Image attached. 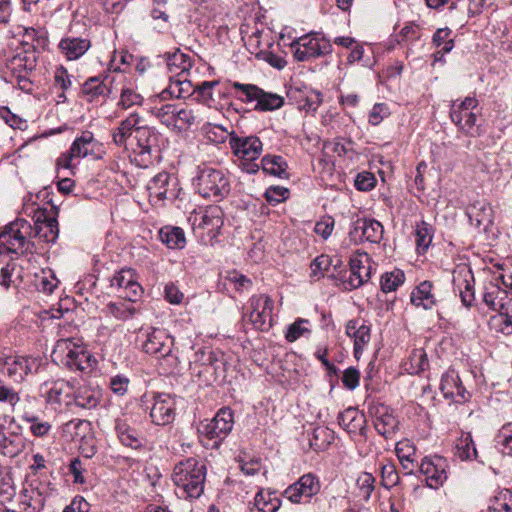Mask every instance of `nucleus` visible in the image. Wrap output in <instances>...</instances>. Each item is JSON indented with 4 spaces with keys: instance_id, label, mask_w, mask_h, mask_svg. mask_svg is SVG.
<instances>
[{
    "instance_id": "a878e982",
    "label": "nucleus",
    "mask_w": 512,
    "mask_h": 512,
    "mask_svg": "<svg viewBox=\"0 0 512 512\" xmlns=\"http://www.w3.org/2000/svg\"><path fill=\"white\" fill-rule=\"evenodd\" d=\"M371 275V263L367 253H357L350 259L348 284L355 289L367 282Z\"/></svg>"
},
{
    "instance_id": "864d4df0",
    "label": "nucleus",
    "mask_w": 512,
    "mask_h": 512,
    "mask_svg": "<svg viewBox=\"0 0 512 512\" xmlns=\"http://www.w3.org/2000/svg\"><path fill=\"white\" fill-rule=\"evenodd\" d=\"M405 366L410 374H419L425 371L429 366L426 352L423 349L413 350Z\"/></svg>"
},
{
    "instance_id": "c03bdc74",
    "label": "nucleus",
    "mask_w": 512,
    "mask_h": 512,
    "mask_svg": "<svg viewBox=\"0 0 512 512\" xmlns=\"http://www.w3.org/2000/svg\"><path fill=\"white\" fill-rule=\"evenodd\" d=\"M116 431L121 443L127 447L137 449L142 445V440L138 431L130 427L126 422L118 420Z\"/></svg>"
},
{
    "instance_id": "4be33fe9",
    "label": "nucleus",
    "mask_w": 512,
    "mask_h": 512,
    "mask_svg": "<svg viewBox=\"0 0 512 512\" xmlns=\"http://www.w3.org/2000/svg\"><path fill=\"white\" fill-rule=\"evenodd\" d=\"M440 390L445 398H451L456 403L468 400L469 393L463 386L458 373L454 369H448L442 376Z\"/></svg>"
},
{
    "instance_id": "e2e57ef3",
    "label": "nucleus",
    "mask_w": 512,
    "mask_h": 512,
    "mask_svg": "<svg viewBox=\"0 0 512 512\" xmlns=\"http://www.w3.org/2000/svg\"><path fill=\"white\" fill-rule=\"evenodd\" d=\"M497 444L501 452L512 456V423L504 425L497 435Z\"/></svg>"
},
{
    "instance_id": "f03ea898",
    "label": "nucleus",
    "mask_w": 512,
    "mask_h": 512,
    "mask_svg": "<svg viewBox=\"0 0 512 512\" xmlns=\"http://www.w3.org/2000/svg\"><path fill=\"white\" fill-rule=\"evenodd\" d=\"M206 466L195 458L179 462L173 470L172 481L181 498L196 499L204 491Z\"/></svg>"
},
{
    "instance_id": "393cba45",
    "label": "nucleus",
    "mask_w": 512,
    "mask_h": 512,
    "mask_svg": "<svg viewBox=\"0 0 512 512\" xmlns=\"http://www.w3.org/2000/svg\"><path fill=\"white\" fill-rule=\"evenodd\" d=\"M485 304L498 314L512 313V296L498 284H490L486 287L483 298Z\"/></svg>"
},
{
    "instance_id": "5fc2aeb1",
    "label": "nucleus",
    "mask_w": 512,
    "mask_h": 512,
    "mask_svg": "<svg viewBox=\"0 0 512 512\" xmlns=\"http://www.w3.org/2000/svg\"><path fill=\"white\" fill-rule=\"evenodd\" d=\"M254 500V506L259 512H277L281 506V501L276 496L272 493L264 495L262 490L256 494Z\"/></svg>"
},
{
    "instance_id": "0e129e2a",
    "label": "nucleus",
    "mask_w": 512,
    "mask_h": 512,
    "mask_svg": "<svg viewBox=\"0 0 512 512\" xmlns=\"http://www.w3.org/2000/svg\"><path fill=\"white\" fill-rule=\"evenodd\" d=\"M32 404L33 399L31 397L20 398V402L12 408V412L18 414L26 422L35 421L37 415L31 409Z\"/></svg>"
},
{
    "instance_id": "2eb2a0df",
    "label": "nucleus",
    "mask_w": 512,
    "mask_h": 512,
    "mask_svg": "<svg viewBox=\"0 0 512 512\" xmlns=\"http://www.w3.org/2000/svg\"><path fill=\"white\" fill-rule=\"evenodd\" d=\"M321 489L318 477L312 473L302 475L299 480L284 491V496L292 503L309 502Z\"/></svg>"
},
{
    "instance_id": "cd10ccee",
    "label": "nucleus",
    "mask_w": 512,
    "mask_h": 512,
    "mask_svg": "<svg viewBox=\"0 0 512 512\" xmlns=\"http://www.w3.org/2000/svg\"><path fill=\"white\" fill-rule=\"evenodd\" d=\"M345 332L349 338L353 339L354 355L357 359H359L362 352L370 342V326L366 325L363 322H360L359 320H350L346 324Z\"/></svg>"
},
{
    "instance_id": "7ed1b4c3",
    "label": "nucleus",
    "mask_w": 512,
    "mask_h": 512,
    "mask_svg": "<svg viewBox=\"0 0 512 512\" xmlns=\"http://www.w3.org/2000/svg\"><path fill=\"white\" fill-rule=\"evenodd\" d=\"M143 351L158 360L164 373L173 374L180 370L178 351L174 348V338L164 329L155 328L146 334Z\"/></svg>"
},
{
    "instance_id": "7c9ffc66",
    "label": "nucleus",
    "mask_w": 512,
    "mask_h": 512,
    "mask_svg": "<svg viewBox=\"0 0 512 512\" xmlns=\"http://www.w3.org/2000/svg\"><path fill=\"white\" fill-rule=\"evenodd\" d=\"M74 402L77 406L85 409L97 407L102 398V391L98 387L83 385L73 391Z\"/></svg>"
},
{
    "instance_id": "c9c22d12",
    "label": "nucleus",
    "mask_w": 512,
    "mask_h": 512,
    "mask_svg": "<svg viewBox=\"0 0 512 512\" xmlns=\"http://www.w3.org/2000/svg\"><path fill=\"white\" fill-rule=\"evenodd\" d=\"M72 393L73 387L69 382L57 380L52 383L51 387L46 392L47 401L49 403L69 405L72 402Z\"/></svg>"
},
{
    "instance_id": "ddd939ff",
    "label": "nucleus",
    "mask_w": 512,
    "mask_h": 512,
    "mask_svg": "<svg viewBox=\"0 0 512 512\" xmlns=\"http://www.w3.org/2000/svg\"><path fill=\"white\" fill-rule=\"evenodd\" d=\"M147 191L153 203L176 199L180 191L178 179L168 172H160L148 182Z\"/></svg>"
},
{
    "instance_id": "c756f323",
    "label": "nucleus",
    "mask_w": 512,
    "mask_h": 512,
    "mask_svg": "<svg viewBox=\"0 0 512 512\" xmlns=\"http://www.w3.org/2000/svg\"><path fill=\"white\" fill-rule=\"evenodd\" d=\"M374 426L380 435L389 438L398 429V421L388 407L380 405L375 411Z\"/></svg>"
},
{
    "instance_id": "6e6d98bb",
    "label": "nucleus",
    "mask_w": 512,
    "mask_h": 512,
    "mask_svg": "<svg viewBox=\"0 0 512 512\" xmlns=\"http://www.w3.org/2000/svg\"><path fill=\"white\" fill-rule=\"evenodd\" d=\"M404 279V273L399 269L387 272L381 277V288L384 292L395 291L400 285L403 284Z\"/></svg>"
},
{
    "instance_id": "dca6fc26",
    "label": "nucleus",
    "mask_w": 512,
    "mask_h": 512,
    "mask_svg": "<svg viewBox=\"0 0 512 512\" xmlns=\"http://www.w3.org/2000/svg\"><path fill=\"white\" fill-rule=\"evenodd\" d=\"M383 233L384 229L379 221L370 218H358L352 224L349 238L354 244L364 241L379 243L383 238Z\"/></svg>"
},
{
    "instance_id": "f704fd0d",
    "label": "nucleus",
    "mask_w": 512,
    "mask_h": 512,
    "mask_svg": "<svg viewBox=\"0 0 512 512\" xmlns=\"http://www.w3.org/2000/svg\"><path fill=\"white\" fill-rule=\"evenodd\" d=\"M26 440L21 433L11 431L5 436H0V451L8 457L19 455L25 448Z\"/></svg>"
},
{
    "instance_id": "9b49d317",
    "label": "nucleus",
    "mask_w": 512,
    "mask_h": 512,
    "mask_svg": "<svg viewBox=\"0 0 512 512\" xmlns=\"http://www.w3.org/2000/svg\"><path fill=\"white\" fill-rule=\"evenodd\" d=\"M273 301L267 295H255L250 298L244 319L256 330L265 331L272 325Z\"/></svg>"
},
{
    "instance_id": "9d476101",
    "label": "nucleus",
    "mask_w": 512,
    "mask_h": 512,
    "mask_svg": "<svg viewBox=\"0 0 512 512\" xmlns=\"http://www.w3.org/2000/svg\"><path fill=\"white\" fill-rule=\"evenodd\" d=\"M38 358L24 355L7 356L0 358L2 373L16 383L23 382L29 374L38 370Z\"/></svg>"
},
{
    "instance_id": "bb28decb",
    "label": "nucleus",
    "mask_w": 512,
    "mask_h": 512,
    "mask_svg": "<svg viewBox=\"0 0 512 512\" xmlns=\"http://www.w3.org/2000/svg\"><path fill=\"white\" fill-rule=\"evenodd\" d=\"M111 286L124 291V297L130 301L140 296L142 288L137 282L135 272L132 269H122L118 271L111 279Z\"/></svg>"
},
{
    "instance_id": "37998d69",
    "label": "nucleus",
    "mask_w": 512,
    "mask_h": 512,
    "mask_svg": "<svg viewBox=\"0 0 512 512\" xmlns=\"http://www.w3.org/2000/svg\"><path fill=\"white\" fill-rule=\"evenodd\" d=\"M122 84L120 98L118 101V107L127 110L132 108L133 106L142 105L144 98L135 91L132 83L127 82V77L125 76V80L120 82Z\"/></svg>"
},
{
    "instance_id": "13d9d810",
    "label": "nucleus",
    "mask_w": 512,
    "mask_h": 512,
    "mask_svg": "<svg viewBox=\"0 0 512 512\" xmlns=\"http://www.w3.org/2000/svg\"><path fill=\"white\" fill-rule=\"evenodd\" d=\"M421 37V28L414 23H409L400 30L397 35V42L409 46L411 43L420 40Z\"/></svg>"
},
{
    "instance_id": "412c9836",
    "label": "nucleus",
    "mask_w": 512,
    "mask_h": 512,
    "mask_svg": "<svg viewBox=\"0 0 512 512\" xmlns=\"http://www.w3.org/2000/svg\"><path fill=\"white\" fill-rule=\"evenodd\" d=\"M229 144L235 156L245 161L258 159L263 150L262 142L255 136H231Z\"/></svg>"
},
{
    "instance_id": "4468645a",
    "label": "nucleus",
    "mask_w": 512,
    "mask_h": 512,
    "mask_svg": "<svg viewBox=\"0 0 512 512\" xmlns=\"http://www.w3.org/2000/svg\"><path fill=\"white\" fill-rule=\"evenodd\" d=\"M232 86L246 96V102L256 101L255 109L259 111H272L284 104V98L276 93L265 92L256 85L233 82Z\"/></svg>"
},
{
    "instance_id": "423d86ee",
    "label": "nucleus",
    "mask_w": 512,
    "mask_h": 512,
    "mask_svg": "<svg viewBox=\"0 0 512 512\" xmlns=\"http://www.w3.org/2000/svg\"><path fill=\"white\" fill-rule=\"evenodd\" d=\"M194 186L202 197L215 201L223 199L230 191L224 172L209 166L199 167Z\"/></svg>"
},
{
    "instance_id": "aec40b11",
    "label": "nucleus",
    "mask_w": 512,
    "mask_h": 512,
    "mask_svg": "<svg viewBox=\"0 0 512 512\" xmlns=\"http://www.w3.org/2000/svg\"><path fill=\"white\" fill-rule=\"evenodd\" d=\"M124 80L125 75L121 73L108 75L104 80L99 77H91L83 84L82 93L88 101H98L100 97L104 98L112 92L113 87H108V84L123 82Z\"/></svg>"
},
{
    "instance_id": "ea45409f",
    "label": "nucleus",
    "mask_w": 512,
    "mask_h": 512,
    "mask_svg": "<svg viewBox=\"0 0 512 512\" xmlns=\"http://www.w3.org/2000/svg\"><path fill=\"white\" fill-rule=\"evenodd\" d=\"M36 67V58L33 53H18L9 60L8 68L13 76L28 74Z\"/></svg>"
},
{
    "instance_id": "b1692460",
    "label": "nucleus",
    "mask_w": 512,
    "mask_h": 512,
    "mask_svg": "<svg viewBox=\"0 0 512 512\" xmlns=\"http://www.w3.org/2000/svg\"><path fill=\"white\" fill-rule=\"evenodd\" d=\"M473 275L466 265H460L453 271V283L458 289L464 306L470 307L475 299Z\"/></svg>"
},
{
    "instance_id": "6e6552de",
    "label": "nucleus",
    "mask_w": 512,
    "mask_h": 512,
    "mask_svg": "<svg viewBox=\"0 0 512 512\" xmlns=\"http://www.w3.org/2000/svg\"><path fill=\"white\" fill-rule=\"evenodd\" d=\"M224 367V360L219 359L217 354L210 350H199L195 352L190 362L191 375L207 384L216 381L218 372L224 370Z\"/></svg>"
},
{
    "instance_id": "a19ab883",
    "label": "nucleus",
    "mask_w": 512,
    "mask_h": 512,
    "mask_svg": "<svg viewBox=\"0 0 512 512\" xmlns=\"http://www.w3.org/2000/svg\"><path fill=\"white\" fill-rule=\"evenodd\" d=\"M339 424L349 433H358L364 428V415L355 408H348L340 413Z\"/></svg>"
},
{
    "instance_id": "39448f33",
    "label": "nucleus",
    "mask_w": 512,
    "mask_h": 512,
    "mask_svg": "<svg viewBox=\"0 0 512 512\" xmlns=\"http://www.w3.org/2000/svg\"><path fill=\"white\" fill-rule=\"evenodd\" d=\"M32 238L33 227L31 224L25 219H17L0 233V254L22 255L31 252L34 247Z\"/></svg>"
},
{
    "instance_id": "4d7b16f0",
    "label": "nucleus",
    "mask_w": 512,
    "mask_h": 512,
    "mask_svg": "<svg viewBox=\"0 0 512 512\" xmlns=\"http://www.w3.org/2000/svg\"><path fill=\"white\" fill-rule=\"evenodd\" d=\"M177 104H165L160 107H153L151 114L154 115L163 125L172 128Z\"/></svg>"
},
{
    "instance_id": "f8f14e48",
    "label": "nucleus",
    "mask_w": 512,
    "mask_h": 512,
    "mask_svg": "<svg viewBox=\"0 0 512 512\" xmlns=\"http://www.w3.org/2000/svg\"><path fill=\"white\" fill-rule=\"evenodd\" d=\"M234 424L233 412L224 407L218 411L213 419L203 423L199 429L202 436L213 441V447H217L232 430Z\"/></svg>"
},
{
    "instance_id": "680f3d73",
    "label": "nucleus",
    "mask_w": 512,
    "mask_h": 512,
    "mask_svg": "<svg viewBox=\"0 0 512 512\" xmlns=\"http://www.w3.org/2000/svg\"><path fill=\"white\" fill-rule=\"evenodd\" d=\"M451 31L448 28L438 29L434 36L433 42L434 44L440 48L439 53L445 54L450 52L454 47V42L450 39Z\"/></svg>"
},
{
    "instance_id": "69168bd1",
    "label": "nucleus",
    "mask_w": 512,
    "mask_h": 512,
    "mask_svg": "<svg viewBox=\"0 0 512 512\" xmlns=\"http://www.w3.org/2000/svg\"><path fill=\"white\" fill-rule=\"evenodd\" d=\"M415 237L417 248L419 250L422 249L423 251H425L432 241V235L430 233L429 225L425 222L417 224L415 230Z\"/></svg>"
},
{
    "instance_id": "0eeeda50",
    "label": "nucleus",
    "mask_w": 512,
    "mask_h": 512,
    "mask_svg": "<svg viewBox=\"0 0 512 512\" xmlns=\"http://www.w3.org/2000/svg\"><path fill=\"white\" fill-rule=\"evenodd\" d=\"M480 110L475 97H466L452 103L450 117L452 122L465 134L475 137L481 134L479 123Z\"/></svg>"
},
{
    "instance_id": "20e7f679",
    "label": "nucleus",
    "mask_w": 512,
    "mask_h": 512,
    "mask_svg": "<svg viewBox=\"0 0 512 512\" xmlns=\"http://www.w3.org/2000/svg\"><path fill=\"white\" fill-rule=\"evenodd\" d=\"M53 361L71 371H87L96 363L80 338L59 339L52 351Z\"/></svg>"
},
{
    "instance_id": "79ce46f5",
    "label": "nucleus",
    "mask_w": 512,
    "mask_h": 512,
    "mask_svg": "<svg viewBox=\"0 0 512 512\" xmlns=\"http://www.w3.org/2000/svg\"><path fill=\"white\" fill-rule=\"evenodd\" d=\"M159 237L170 249H183L186 245L184 231L179 227L165 226L159 231Z\"/></svg>"
},
{
    "instance_id": "6ab92c4d",
    "label": "nucleus",
    "mask_w": 512,
    "mask_h": 512,
    "mask_svg": "<svg viewBox=\"0 0 512 512\" xmlns=\"http://www.w3.org/2000/svg\"><path fill=\"white\" fill-rule=\"evenodd\" d=\"M150 417L156 425H167L174 420L175 402L174 399L165 393L153 395Z\"/></svg>"
},
{
    "instance_id": "5701e85b",
    "label": "nucleus",
    "mask_w": 512,
    "mask_h": 512,
    "mask_svg": "<svg viewBox=\"0 0 512 512\" xmlns=\"http://www.w3.org/2000/svg\"><path fill=\"white\" fill-rule=\"evenodd\" d=\"M194 224L206 231L210 238H215L223 226V212L219 206H209L195 216Z\"/></svg>"
},
{
    "instance_id": "f3484780",
    "label": "nucleus",
    "mask_w": 512,
    "mask_h": 512,
    "mask_svg": "<svg viewBox=\"0 0 512 512\" xmlns=\"http://www.w3.org/2000/svg\"><path fill=\"white\" fill-rule=\"evenodd\" d=\"M32 219L34 221L33 237L38 236L45 242H55L58 238L59 228L55 213L52 210L37 207Z\"/></svg>"
},
{
    "instance_id": "58836bf2",
    "label": "nucleus",
    "mask_w": 512,
    "mask_h": 512,
    "mask_svg": "<svg viewBox=\"0 0 512 512\" xmlns=\"http://www.w3.org/2000/svg\"><path fill=\"white\" fill-rule=\"evenodd\" d=\"M98 143L94 139L91 132H83L80 137H77L72 143L70 150L73 156L79 160L87 157L95 152Z\"/></svg>"
},
{
    "instance_id": "c85d7f7f",
    "label": "nucleus",
    "mask_w": 512,
    "mask_h": 512,
    "mask_svg": "<svg viewBox=\"0 0 512 512\" xmlns=\"http://www.w3.org/2000/svg\"><path fill=\"white\" fill-rule=\"evenodd\" d=\"M91 47V41L82 37H65L60 40L58 48L60 53L68 60L73 61L82 57Z\"/></svg>"
},
{
    "instance_id": "a211bd4d",
    "label": "nucleus",
    "mask_w": 512,
    "mask_h": 512,
    "mask_svg": "<svg viewBox=\"0 0 512 512\" xmlns=\"http://www.w3.org/2000/svg\"><path fill=\"white\" fill-rule=\"evenodd\" d=\"M447 460L441 456L425 457L419 466L420 472L426 477L427 485L437 489L447 480Z\"/></svg>"
},
{
    "instance_id": "8fccbe9b",
    "label": "nucleus",
    "mask_w": 512,
    "mask_h": 512,
    "mask_svg": "<svg viewBox=\"0 0 512 512\" xmlns=\"http://www.w3.org/2000/svg\"><path fill=\"white\" fill-rule=\"evenodd\" d=\"M323 102L321 92L317 90H307L302 93L298 100V109L306 113H315Z\"/></svg>"
},
{
    "instance_id": "473e14b6",
    "label": "nucleus",
    "mask_w": 512,
    "mask_h": 512,
    "mask_svg": "<svg viewBox=\"0 0 512 512\" xmlns=\"http://www.w3.org/2000/svg\"><path fill=\"white\" fill-rule=\"evenodd\" d=\"M433 285L429 281L421 282L411 292V303L416 307H422L425 310L431 309L436 304V298L432 292Z\"/></svg>"
},
{
    "instance_id": "1a4fd4ad",
    "label": "nucleus",
    "mask_w": 512,
    "mask_h": 512,
    "mask_svg": "<svg viewBox=\"0 0 512 512\" xmlns=\"http://www.w3.org/2000/svg\"><path fill=\"white\" fill-rule=\"evenodd\" d=\"M290 48L295 59L303 62L324 55L329 51L330 45L318 34L309 33L294 40Z\"/></svg>"
},
{
    "instance_id": "603ef678",
    "label": "nucleus",
    "mask_w": 512,
    "mask_h": 512,
    "mask_svg": "<svg viewBox=\"0 0 512 512\" xmlns=\"http://www.w3.org/2000/svg\"><path fill=\"white\" fill-rule=\"evenodd\" d=\"M455 455L461 460H473L477 457V450L470 433L462 434L456 443Z\"/></svg>"
},
{
    "instance_id": "3c124183",
    "label": "nucleus",
    "mask_w": 512,
    "mask_h": 512,
    "mask_svg": "<svg viewBox=\"0 0 512 512\" xmlns=\"http://www.w3.org/2000/svg\"><path fill=\"white\" fill-rule=\"evenodd\" d=\"M45 499L42 494L35 489L31 491L25 490V494L21 501V504L24 506V512H40L44 506ZM0 512H23V511H15V510H3Z\"/></svg>"
},
{
    "instance_id": "72a5a7b5",
    "label": "nucleus",
    "mask_w": 512,
    "mask_h": 512,
    "mask_svg": "<svg viewBox=\"0 0 512 512\" xmlns=\"http://www.w3.org/2000/svg\"><path fill=\"white\" fill-rule=\"evenodd\" d=\"M167 68L175 76L183 77L192 67V60L189 55L176 49L166 54Z\"/></svg>"
},
{
    "instance_id": "a18cd8bd",
    "label": "nucleus",
    "mask_w": 512,
    "mask_h": 512,
    "mask_svg": "<svg viewBox=\"0 0 512 512\" xmlns=\"http://www.w3.org/2000/svg\"><path fill=\"white\" fill-rule=\"evenodd\" d=\"M488 512H512V491L500 489L490 498Z\"/></svg>"
},
{
    "instance_id": "e433bc0d",
    "label": "nucleus",
    "mask_w": 512,
    "mask_h": 512,
    "mask_svg": "<svg viewBox=\"0 0 512 512\" xmlns=\"http://www.w3.org/2000/svg\"><path fill=\"white\" fill-rule=\"evenodd\" d=\"M468 216L476 226L487 227L493 221L492 207L486 201H476L468 208Z\"/></svg>"
},
{
    "instance_id": "052dcab7",
    "label": "nucleus",
    "mask_w": 512,
    "mask_h": 512,
    "mask_svg": "<svg viewBox=\"0 0 512 512\" xmlns=\"http://www.w3.org/2000/svg\"><path fill=\"white\" fill-rule=\"evenodd\" d=\"M205 134L209 141L217 144L224 143L231 136H235L233 132H229L226 128L217 124H208L205 127Z\"/></svg>"
},
{
    "instance_id": "f257e3e1",
    "label": "nucleus",
    "mask_w": 512,
    "mask_h": 512,
    "mask_svg": "<svg viewBox=\"0 0 512 512\" xmlns=\"http://www.w3.org/2000/svg\"><path fill=\"white\" fill-rule=\"evenodd\" d=\"M111 137L115 145L130 151L131 161L141 168L151 166L159 158L160 134L136 112L122 119L111 131Z\"/></svg>"
},
{
    "instance_id": "09e8293b",
    "label": "nucleus",
    "mask_w": 512,
    "mask_h": 512,
    "mask_svg": "<svg viewBox=\"0 0 512 512\" xmlns=\"http://www.w3.org/2000/svg\"><path fill=\"white\" fill-rule=\"evenodd\" d=\"M312 332V325L308 319L297 318L287 327L285 339L288 342H295L301 337H309Z\"/></svg>"
},
{
    "instance_id": "bf43d9fd",
    "label": "nucleus",
    "mask_w": 512,
    "mask_h": 512,
    "mask_svg": "<svg viewBox=\"0 0 512 512\" xmlns=\"http://www.w3.org/2000/svg\"><path fill=\"white\" fill-rule=\"evenodd\" d=\"M59 280L56 278L52 270H43L37 276L36 287L39 291L44 293H52L57 288Z\"/></svg>"
},
{
    "instance_id": "2f4dec72",
    "label": "nucleus",
    "mask_w": 512,
    "mask_h": 512,
    "mask_svg": "<svg viewBox=\"0 0 512 512\" xmlns=\"http://www.w3.org/2000/svg\"><path fill=\"white\" fill-rule=\"evenodd\" d=\"M395 450L403 469L407 474H412L417 466V452L413 442L408 439L401 440L396 444Z\"/></svg>"
},
{
    "instance_id": "4c0bfd02",
    "label": "nucleus",
    "mask_w": 512,
    "mask_h": 512,
    "mask_svg": "<svg viewBox=\"0 0 512 512\" xmlns=\"http://www.w3.org/2000/svg\"><path fill=\"white\" fill-rule=\"evenodd\" d=\"M63 431L71 440L77 442H91L90 423L85 420L74 419L64 425Z\"/></svg>"
},
{
    "instance_id": "49530a36",
    "label": "nucleus",
    "mask_w": 512,
    "mask_h": 512,
    "mask_svg": "<svg viewBox=\"0 0 512 512\" xmlns=\"http://www.w3.org/2000/svg\"><path fill=\"white\" fill-rule=\"evenodd\" d=\"M198 120V115L188 106L177 105L172 129L187 130Z\"/></svg>"
},
{
    "instance_id": "de8ad7c7",
    "label": "nucleus",
    "mask_w": 512,
    "mask_h": 512,
    "mask_svg": "<svg viewBox=\"0 0 512 512\" xmlns=\"http://www.w3.org/2000/svg\"><path fill=\"white\" fill-rule=\"evenodd\" d=\"M262 169L265 173L279 177L286 178L288 176L287 173V164L280 156H271L267 155L263 157L261 161Z\"/></svg>"
},
{
    "instance_id": "774afa93",
    "label": "nucleus",
    "mask_w": 512,
    "mask_h": 512,
    "mask_svg": "<svg viewBox=\"0 0 512 512\" xmlns=\"http://www.w3.org/2000/svg\"><path fill=\"white\" fill-rule=\"evenodd\" d=\"M491 324L497 331L505 335L512 334V313H501L493 316Z\"/></svg>"
},
{
    "instance_id": "338daca9",
    "label": "nucleus",
    "mask_w": 512,
    "mask_h": 512,
    "mask_svg": "<svg viewBox=\"0 0 512 512\" xmlns=\"http://www.w3.org/2000/svg\"><path fill=\"white\" fill-rule=\"evenodd\" d=\"M256 58L267 62L270 66L281 70L283 69L287 62L284 57L278 55L274 50H261L256 53Z\"/></svg>"
}]
</instances>
